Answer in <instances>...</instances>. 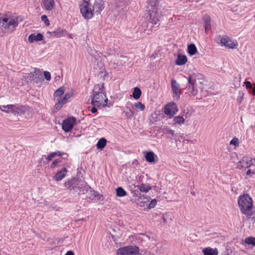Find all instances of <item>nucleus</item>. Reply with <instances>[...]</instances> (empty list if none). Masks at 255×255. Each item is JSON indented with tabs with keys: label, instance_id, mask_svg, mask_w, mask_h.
Returning a JSON list of instances; mask_svg holds the SVG:
<instances>
[{
	"label": "nucleus",
	"instance_id": "obj_1",
	"mask_svg": "<svg viewBox=\"0 0 255 255\" xmlns=\"http://www.w3.org/2000/svg\"><path fill=\"white\" fill-rule=\"evenodd\" d=\"M18 25V18L9 13L0 14V30L3 33H11Z\"/></svg>",
	"mask_w": 255,
	"mask_h": 255
},
{
	"label": "nucleus",
	"instance_id": "obj_2",
	"mask_svg": "<svg viewBox=\"0 0 255 255\" xmlns=\"http://www.w3.org/2000/svg\"><path fill=\"white\" fill-rule=\"evenodd\" d=\"M94 91L95 94L91 96V104L97 107H105L107 104L108 98L104 92V84H98L95 86Z\"/></svg>",
	"mask_w": 255,
	"mask_h": 255
},
{
	"label": "nucleus",
	"instance_id": "obj_3",
	"mask_svg": "<svg viewBox=\"0 0 255 255\" xmlns=\"http://www.w3.org/2000/svg\"><path fill=\"white\" fill-rule=\"evenodd\" d=\"M238 204L242 213H246L253 208V201L252 198L248 194L240 196L238 200Z\"/></svg>",
	"mask_w": 255,
	"mask_h": 255
},
{
	"label": "nucleus",
	"instance_id": "obj_4",
	"mask_svg": "<svg viewBox=\"0 0 255 255\" xmlns=\"http://www.w3.org/2000/svg\"><path fill=\"white\" fill-rule=\"evenodd\" d=\"M80 12L85 19H90L94 16V12L91 7V4L87 0H84L80 5Z\"/></svg>",
	"mask_w": 255,
	"mask_h": 255
},
{
	"label": "nucleus",
	"instance_id": "obj_5",
	"mask_svg": "<svg viewBox=\"0 0 255 255\" xmlns=\"http://www.w3.org/2000/svg\"><path fill=\"white\" fill-rule=\"evenodd\" d=\"M204 81L203 76L199 73H193L190 75L188 79V84L195 85L196 87L203 89V83Z\"/></svg>",
	"mask_w": 255,
	"mask_h": 255
},
{
	"label": "nucleus",
	"instance_id": "obj_6",
	"mask_svg": "<svg viewBox=\"0 0 255 255\" xmlns=\"http://www.w3.org/2000/svg\"><path fill=\"white\" fill-rule=\"evenodd\" d=\"M139 248L136 246H128L119 248L116 252L117 255H136Z\"/></svg>",
	"mask_w": 255,
	"mask_h": 255
},
{
	"label": "nucleus",
	"instance_id": "obj_7",
	"mask_svg": "<svg viewBox=\"0 0 255 255\" xmlns=\"http://www.w3.org/2000/svg\"><path fill=\"white\" fill-rule=\"evenodd\" d=\"M85 182L82 180H79L75 178H72L67 180L64 183V186L70 190H74L76 192V190H78L79 186H84Z\"/></svg>",
	"mask_w": 255,
	"mask_h": 255
},
{
	"label": "nucleus",
	"instance_id": "obj_8",
	"mask_svg": "<svg viewBox=\"0 0 255 255\" xmlns=\"http://www.w3.org/2000/svg\"><path fill=\"white\" fill-rule=\"evenodd\" d=\"M89 53L93 58V60H94L93 62L94 63L97 62L96 64L95 63L94 64V68L98 69L102 68L103 66L102 60V54L93 49H90L89 51Z\"/></svg>",
	"mask_w": 255,
	"mask_h": 255
},
{
	"label": "nucleus",
	"instance_id": "obj_9",
	"mask_svg": "<svg viewBox=\"0 0 255 255\" xmlns=\"http://www.w3.org/2000/svg\"><path fill=\"white\" fill-rule=\"evenodd\" d=\"M251 166L255 167V158L253 160L251 157H244L237 163V168L239 169L247 168Z\"/></svg>",
	"mask_w": 255,
	"mask_h": 255
},
{
	"label": "nucleus",
	"instance_id": "obj_10",
	"mask_svg": "<svg viewBox=\"0 0 255 255\" xmlns=\"http://www.w3.org/2000/svg\"><path fill=\"white\" fill-rule=\"evenodd\" d=\"M178 110L176 104L174 102H170L166 104L164 108V113L170 117H173L178 112Z\"/></svg>",
	"mask_w": 255,
	"mask_h": 255
},
{
	"label": "nucleus",
	"instance_id": "obj_11",
	"mask_svg": "<svg viewBox=\"0 0 255 255\" xmlns=\"http://www.w3.org/2000/svg\"><path fill=\"white\" fill-rule=\"evenodd\" d=\"M149 21L153 24H157L159 21L161 13L157 9H153L149 11Z\"/></svg>",
	"mask_w": 255,
	"mask_h": 255
},
{
	"label": "nucleus",
	"instance_id": "obj_12",
	"mask_svg": "<svg viewBox=\"0 0 255 255\" xmlns=\"http://www.w3.org/2000/svg\"><path fill=\"white\" fill-rule=\"evenodd\" d=\"M171 88L173 92V98L174 100L178 101L180 99L181 90L177 81L174 79L171 80Z\"/></svg>",
	"mask_w": 255,
	"mask_h": 255
},
{
	"label": "nucleus",
	"instance_id": "obj_13",
	"mask_svg": "<svg viewBox=\"0 0 255 255\" xmlns=\"http://www.w3.org/2000/svg\"><path fill=\"white\" fill-rule=\"evenodd\" d=\"M91 7L94 13L100 14L105 8L104 2L102 0H96L93 4L91 5Z\"/></svg>",
	"mask_w": 255,
	"mask_h": 255
},
{
	"label": "nucleus",
	"instance_id": "obj_14",
	"mask_svg": "<svg viewBox=\"0 0 255 255\" xmlns=\"http://www.w3.org/2000/svg\"><path fill=\"white\" fill-rule=\"evenodd\" d=\"M220 43L222 45L229 48H236L238 46L237 42L232 40L227 36L222 37L220 39Z\"/></svg>",
	"mask_w": 255,
	"mask_h": 255
},
{
	"label": "nucleus",
	"instance_id": "obj_15",
	"mask_svg": "<svg viewBox=\"0 0 255 255\" xmlns=\"http://www.w3.org/2000/svg\"><path fill=\"white\" fill-rule=\"evenodd\" d=\"M76 119L74 117L69 118L63 121L62 128L66 132L70 131L73 127Z\"/></svg>",
	"mask_w": 255,
	"mask_h": 255
},
{
	"label": "nucleus",
	"instance_id": "obj_16",
	"mask_svg": "<svg viewBox=\"0 0 255 255\" xmlns=\"http://www.w3.org/2000/svg\"><path fill=\"white\" fill-rule=\"evenodd\" d=\"M246 213H243L245 216L243 217V221H248L251 224H253L255 223V211H253L252 209L249 210Z\"/></svg>",
	"mask_w": 255,
	"mask_h": 255
},
{
	"label": "nucleus",
	"instance_id": "obj_17",
	"mask_svg": "<svg viewBox=\"0 0 255 255\" xmlns=\"http://www.w3.org/2000/svg\"><path fill=\"white\" fill-rule=\"evenodd\" d=\"M11 113L14 115L17 114L18 115H22L24 114L26 110V108L25 106L19 105L18 104L12 105Z\"/></svg>",
	"mask_w": 255,
	"mask_h": 255
},
{
	"label": "nucleus",
	"instance_id": "obj_18",
	"mask_svg": "<svg viewBox=\"0 0 255 255\" xmlns=\"http://www.w3.org/2000/svg\"><path fill=\"white\" fill-rule=\"evenodd\" d=\"M67 173V170L66 168L64 167L61 169L60 171L58 172L56 175L53 177V180L56 181H59L63 179Z\"/></svg>",
	"mask_w": 255,
	"mask_h": 255
},
{
	"label": "nucleus",
	"instance_id": "obj_19",
	"mask_svg": "<svg viewBox=\"0 0 255 255\" xmlns=\"http://www.w3.org/2000/svg\"><path fill=\"white\" fill-rule=\"evenodd\" d=\"M43 39V36L42 34L40 33H38L35 35L34 34H30L28 38V41L30 43H33L34 41H41Z\"/></svg>",
	"mask_w": 255,
	"mask_h": 255
},
{
	"label": "nucleus",
	"instance_id": "obj_20",
	"mask_svg": "<svg viewBox=\"0 0 255 255\" xmlns=\"http://www.w3.org/2000/svg\"><path fill=\"white\" fill-rule=\"evenodd\" d=\"M42 2L45 9L51 10L53 9L55 3L54 0H42Z\"/></svg>",
	"mask_w": 255,
	"mask_h": 255
},
{
	"label": "nucleus",
	"instance_id": "obj_21",
	"mask_svg": "<svg viewBox=\"0 0 255 255\" xmlns=\"http://www.w3.org/2000/svg\"><path fill=\"white\" fill-rule=\"evenodd\" d=\"M131 105H132L131 103H128L126 107L128 111L124 112L127 118L128 119H131L134 116V112L131 109V107H132Z\"/></svg>",
	"mask_w": 255,
	"mask_h": 255
},
{
	"label": "nucleus",
	"instance_id": "obj_22",
	"mask_svg": "<svg viewBox=\"0 0 255 255\" xmlns=\"http://www.w3.org/2000/svg\"><path fill=\"white\" fill-rule=\"evenodd\" d=\"M204 255H218V252L216 249H213L210 248H206L203 250Z\"/></svg>",
	"mask_w": 255,
	"mask_h": 255
},
{
	"label": "nucleus",
	"instance_id": "obj_23",
	"mask_svg": "<svg viewBox=\"0 0 255 255\" xmlns=\"http://www.w3.org/2000/svg\"><path fill=\"white\" fill-rule=\"evenodd\" d=\"M63 30L58 28L54 31L52 32H47V34H49V37H60L63 35Z\"/></svg>",
	"mask_w": 255,
	"mask_h": 255
},
{
	"label": "nucleus",
	"instance_id": "obj_24",
	"mask_svg": "<svg viewBox=\"0 0 255 255\" xmlns=\"http://www.w3.org/2000/svg\"><path fill=\"white\" fill-rule=\"evenodd\" d=\"M187 61V58L186 56L178 55L175 63L177 65H182L185 64Z\"/></svg>",
	"mask_w": 255,
	"mask_h": 255
},
{
	"label": "nucleus",
	"instance_id": "obj_25",
	"mask_svg": "<svg viewBox=\"0 0 255 255\" xmlns=\"http://www.w3.org/2000/svg\"><path fill=\"white\" fill-rule=\"evenodd\" d=\"M155 154L152 151H147L144 155L145 160L148 162H153L155 160Z\"/></svg>",
	"mask_w": 255,
	"mask_h": 255
},
{
	"label": "nucleus",
	"instance_id": "obj_26",
	"mask_svg": "<svg viewBox=\"0 0 255 255\" xmlns=\"http://www.w3.org/2000/svg\"><path fill=\"white\" fill-rule=\"evenodd\" d=\"M89 193L90 194V196L89 197L90 199L93 200L97 198L98 200H100L102 198V196L100 195L97 192L94 191L91 188L89 189Z\"/></svg>",
	"mask_w": 255,
	"mask_h": 255
},
{
	"label": "nucleus",
	"instance_id": "obj_27",
	"mask_svg": "<svg viewBox=\"0 0 255 255\" xmlns=\"http://www.w3.org/2000/svg\"><path fill=\"white\" fill-rule=\"evenodd\" d=\"M137 189L142 192L147 193L151 189V186L149 184L142 183L137 186Z\"/></svg>",
	"mask_w": 255,
	"mask_h": 255
},
{
	"label": "nucleus",
	"instance_id": "obj_28",
	"mask_svg": "<svg viewBox=\"0 0 255 255\" xmlns=\"http://www.w3.org/2000/svg\"><path fill=\"white\" fill-rule=\"evenodd\" d=\"M204 27L206 32L210 28L211 18L209 15H205L204 17Z\"/></svg>",
	"mask_w": 255,
	"mask_h": 255
},
{
	"label": "nucleus",
	"instance_id": "obj_29",
	"mask_svg": "<svg viewBox=\"0 0 255 255\" xmlns=\"http://www.w3.org/2000/svg\"><path fill=\"white\" fill-rule=\"evenodd\" d=\"M89 189H91V187L85 182V185L82 187L79 186L78 190H76V192H78L79 194H85V192H88Z\"/></svg>",
	"mask_w": 255,
	"mask_h": 255
},
{
	"label": "nucleus",
	"instance_id": "obj_30",
	"mask_svg": "<svg viewBox=\"0 0 255 255\" xmlns=\"http://www.w3.org/2000/svg\"><path fill=\"white\" fill-rule=\"evenodd\" d=\"M148 7H151V9H157V6L158 4V0H147L146 1Z\"/></svg>",
	"mask_w": 255,
	"mask_h": 255
},
{
	"label": "nucleus",
	"instance_id": "obj_31",
	"mask_svg": "<svg viewBox=\"0 0 255 255\" xmlns=\"http://www.w3.org/2000/svg\"><path fill=\"white\" fill-rule=\"evenodd\" d=\"M131 106L134 107L137 111H143L145 108L144 105L140 102H136L134 104L131 105Z\"/></svg>",
	"mask_w": 255,
	"mask_h": 255
},
{
	"label": "nucleus",
	"instance_id": "obj_32",
	"mask_svg": "<svg viewBox=\"0 0 255 255\" xmlns=\"http://www.w3.org/2000/svg\"><path fill=\"white\" fill-rule=\"evenodd\" d=\"M12 105L0 106V110L7 114L11 113Z\"/></svg>",
	"mask_w": 255,
	"mask_h": 255
},
{
	"label": "nucleus",
	"instance_id": "obj_33",
	"mask_svg": "<svg viewBox=\"0 0 255 255\" xmlns=\"http://www.w3.org/2000/svg\"><path fill=\"white\" fill-rule=\"evenodd\" d=\"M116 196L119 197H124L127 195V192L121 187H118L116 190Z\"/></svg>",
	"mask_w": 255,
	"mask_h": 255
},
{
	"label": "nucleus",
	"instance_id": "obj_34",
	"mask_svg": "<svg viewBox=\"0 0 255 255\" xmlns=\"http://www.w3.org/2000/svg\"><path fill=\"white\" fill-rule=\"evenodd\" d=\"M40 76L41 77L40 72L38 69H34V71L31 72L29 74L30 78H31L33 80H34V79L37 78H39Z\"/></svg>",
	"mask_w": 255,
	"mask_h": 255
},
{
	"label": "nucleus",
	"instance_id": "obj_35",
	"mask_svg": "<svg viewBox=\"0 0 255 255\" xmlns=\"http://www.w3.org/2000/svg\"><path fill=\"white\" fill-rule=\"evenodd\" d=\"M197 51V48L194 44H191L188 46V52L190 55H194Z\"/></svg>",
	"mask_w": 255,
	"mask_h": 255
},
{
	"label": "nucleus",
	"instance_id": "obj_36",
	"mask_svg": "<svg viewBox=\"0 0 255 255\" xmlns=\"http://www.w3.org/2000/svg\"><path fill=\"white\" fill-rule=\"evenodd\" d=\"M141 95V92L140 89L138 87H135L133 89V92L132 93L133 98L135 100L138 99Z\"/></svg>",
	"mask_w": 255,
	"mask_h": 255
},
{
	"label": "nucleus",
	"instance_id": "obj_37",
	"mask_svg": "<svg viewBox=\"0 0 255 255\" xmlns=\"http://www.w3.org/2000/svg\"><path fill=\"white\" fill-rule=\"evenodd\" d=\"M65 91V88L64 87H61L58 88L54 93V97L55 99L56 100L57 98H58L61 95H62Z\"/></svg>",
	"mask_w": 255,
	"mask_h": 255
},
{
	"label": "nucleus",
	"instance_id": "obj_38",
	"mask_svg": "<svg viewBox=\"0 0 255 255\" xmlns=\"http://www.w3.org/2000/svg\"><path fill=\"white\" fill-rule=\"evenodd\" d=\"M106 139L104 138H102L98 141L97 143V148L99 149H103L106 145Z\"/></svg>",
	"mask_w": 255,
	"mask_h": 255
},
{
	"label": "nucleus",
	"instance_id": "obj_39",
	"mask_svg": "<svg viewBox=\"0 0 255 255\" xmlns=\"http://www.w3.org/2000/svg\"><path fill=\"white\" fill-rule=\"evenodd\" d=\"M173 122L175 124H183L185 120L182 116H177L174 118Z\"/></svg>",
	"mask_w": 255,
	"mask_h": 255
},
{
	"label": "nucleus",
	"instance_id": "obj_40",
	"mask_svg": "<svg viewBox=\"0 0 255 255\" xmlns=\"http://www.w3.org/2000/svg\"><path fill=\"white\" fill-rule=\"evenodd\" d=\"M245 243L248 245H252L255 246V237H248L245 239Z\"/></svg>",
	"mask_w": 255,
	"mask_h": 255
},
{
	"label": "nucleus",
	"instance_id": "obj_41",
	"mask_svg": "<svg viewBox=\"0 0 255 255\" xmlns=\"http://www.w3.org/2000/svg\"><path fill=\"white\" fill-rule=\"evenodd\" d=\"M192 87H187L188 92L191 94L193 96H195L197 94V89L195 85H191Z\"/></svg>",
	"mask_w": 255,
	"mask_h": 255
},
{
	"label": "nucleus",
	"instance_id": "obj_42",
	"mask_svg": "<svg viewBox=\"0 0 255 255\" xmlns=\"http://www.w3.org/2000/svg\"><path fill=\"white\" fill-rule=\"evenodd\" d=\"M72 94L71 93H66L63 98L59 100L63 103V105L66 104L67 102V101L72 97Z\"/></svg>",
	"mask_w": 255,
	"mask_h": 255
},
{
	"label": "nucleus",
	"instance_id": "obj_43",
	"mask_svg": "<svg viewBox=\"0 0 255 255\" xmlns=\"http://www.w3.org/2000/svg\"><path fill=\"white\" fill-rule=\"evenodd\" d=\"M230 144L235 146L239 145V140L238 138L234 137L230 141Z\"/></svg>",
	"mask_w": 255,
	"mask_h": 255
},
{
	"label": "nucleus",
	"instance_id": "obj_44",
	"mask_svg": "<svg viewBox=\"0 0 255 255\" xmlns=\"http://www.w3.org/2000/svg\"><path fill=\"white\" fill-rule=\"evenodd\" d=\"M41 20L45 23V24L48 26L50 24L49 21L48 19L47 18V17L45 15H43L41 17Z\"/></svg>",
	"mask_w": 255,
	"mask_h": 255
},
{
	"label": "nucleus",
	"instance_id": "obj_45",
	"mask_svg": "<svg viewBox=\"0 0 255 255\" xmlns=\"http://www.w3.org/2000/svg\"><path fill=\"white\" fill-rule=\"evenodd\" d=\"M56 100L58 101V103L55 104L54 107L57 110H59L61 109V108L64 105L62 102H61L58 98L56 99Z\"/></svg>",
	"mask_w": 255,
	"mask_h": 255
},
{
	"label": "nucleus",
	"instance_id": "obj_46",
	"mask_svg": "<svg viewBox=\"0 0 255 255\" xmlns=\"http://www.w3.org/2000/svg\"><path fill=\"white\" fill-rule=\"evenodd\" d=\"M157 201L156 199H152L148 205L149 208H153L156 205Z\"/></svg>",
	"mask_w": 255,
	"mask_h": 255
},
{
	"label": "nucleus",
	"instance_id": "obj_47",
	"mask_svg": "<svg viewBox=\"0 0 255 255\" xmlns=\"http://www.w3.org/2000/svg\"><path fill=\"white\" fill-rule=\"evenodd\" d=\"M44 76L45 77V78L47 80L49 81L51 79V74L50 72L48 71H44Z\"/></svg>",
	"mask_w": 255,
	"mask_h": 255
},
{
	"label": "nucleus",
	"instance_id": "obj_48",
	"mask_svg": "<svg viewBox=\"0 0 255 255\" xmlns=\"http://www.w3.org/2000/svg\"><path fill=\"white\" fill-rule=\"evenodd\" d=\"M239 95L237 99L238 102L241 103L242 102L244 94L243 92H240L239 93Z\"/></svg>",
	"mask_w": 255,
	"mask_h": 255
},
{
	"label": "nucleus",
	"instance_id": "obj_49",
	"mask_svg": "<svg viewBox=\"0 0 255 255\" xmlns=\"http://www.w3.org/2000/svg\"><path fill=\"white\" fill-rule=\"evenodd\" d=\"M60 160L59 159H56L51 164L50 167L51 168H54L57 166V165L60 162Z\"/></svg>",
	"mask_w": 255,
	"mask_h": 255
},
{
	"label": "nucleus",
	"instance_id": "obj_50",
	"mask_svg": "<svg viewBox=\"0 0 255 255\" xmlns=\"http://www.w3.org/2000/svg\"><path fill=\"white\" fill-rule=\"evenodd\" d=\"M55 156V154L53 152H51L47 156L46 159L48 161H50Z\"/></svg>",
	"mask_w": 255,
	"mask_h": 255
},
{
	"label": "nucleus",
	"instance_id": "obj_51",
	"mask_svg": "<svg viewBox=\"0 0 255 255\" xmlns=\"http://www.w3.org/2000/svg\"><path fill=\"white\" fill-rule=\"evenodd\" d=\"M255 174V169H249L246 172V175L247 176H251L252 174Z\"/></svg>",
	"mask_w": 255,
	"mask_h": 255
},
{
	"label": "nucleus",
	"instance_id": "obj_52",
	"mask_svg": "<svg viewBox=\"0 0 255 255\" xmlns=\"http://www.w3.org/2000/svg\"><path fill=\"white\" fill-rule=\"evenodd\" d=\"M245 84L246 85V87L247 89H250L252 88V84L249 81H246L245 82Z\"/></svg>",
	"mask_w": 255,
	"mask_h": 255
},
{
	"label": "nucleus",
	"instance_id": "obj_53",
	"mask_svg": "<svg viewBox=\"0 0 255 255\" xmlns=\"http://www.w3.org/2000/svg\"><path fill=\"white\" fill-rule=\"evenodd\" d=\"M167 133L173 137L174 135V131L172 129H168Z\"/></svg>",
	"mask_w": 255,
	"mask_h": 255
},
{
	"label": "nucleus",
	"instance_id": "obj_54",
	"mask_svg": "<svg viewBox=\"0 0 255 255\" xmlns=\"http://www.w3.org/2000/svg\"><path fill=\"white\" fill-rule=\"evenodd\" d=\"M97 106H93V107L91 108V109L90 110L91 112L92 113H95L97 112V109L96 108Z\"/></svg>",
	"mask_w": 255,
	"mask_h": 255
},
{
	"label": "nucleus",
	"instance_id": "obj_55",
	"mask_svg": "<svg viewBox=\"0 0 255 255\" xmlns=\"http://www.w3.org/2000/svg\"><path fill=\"white\" fill-rule=\"evenodd\" d=\"M53 153H54L55 154V156H62L64 153H63L62 152H61V151H56V152H53Z\"/></svg>",
	"mask_w": 255,
	"mask_h": 255
},
{
	"label": "nucleus",
	"instance_id": "obj_56",
	"mask_svg": "<svg viewBox=\"0 0 255 255\" xmlns=\"http://www.w3.org/2000/svg\"><path fill=\"white\" fill-rule=\"evenodd\" d=\"M65 255H74V254L72 251H68Z\"/></svg>",
	"mask_w": 255,
	"mask_h": 255
},
{
	"label": "nucleus",
	"instance_id": "obj_57",
	"mask_svg": "<svg viewBox=\"0 0 255 255\" xmlns=\"http://www.w3.org/2000/svg\"><path fill=\"white\" fill-rule=\"evenodd\" d=\"M143 239L144 240H150V238L148 236V235H143Z\"/></svg>",
	"mask_w": 255,
	"mask_h": 255
},
{
	"label": "nucleus",
	"instance_id": "obj_58",
	"mask_svg": "<svg viewBox=\"0 0 255 255\" xmlns=\"http://www.w3.org/2000/svg\"><path fill=\"white\" fill-rule=\"evenodd\" d=\"M162 219L163 222L164 223H166V222H167L164 216L162 217Z\"/></svg>",
	"mask_w": 255,
	"mask_h": 255
},
{
	"label": "nucleus",
	"instance_id": "obj_59",
	"mask_svg": "<svg viewBox=\"0 0 255 255\" xmlns=\"http://www.w3.org/2000/svg\"><path fill=\"white\" fill-rule=\"evenodd\" d=\"M254 95H255V87H254L253 89V91H252Z\"/></svg>",
	"mask_w": 255,
	"mask_h": 255
},
{
	"label": "nucleus",
	"instance_id": "obj_60",
	"mask_svg": "<svg viewBox=\"0 0 255 255\" xmlns=\"http://www.w3.org/2000/svg\"><path fill=\"white\" fill-rule=\"evenodd\" d=\"M149 255H154L153 254H150V253Z\"/></svg>",
	"mask_w": 255,
	"mask_h": 255
}]
</instances>
